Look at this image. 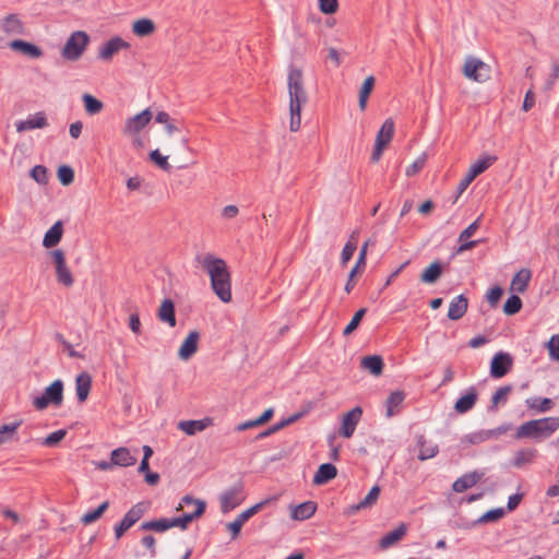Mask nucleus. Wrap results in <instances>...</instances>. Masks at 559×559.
<instances>
[{"label":"nucleus","mask_w":559,"mask_h":559,"mask_svg":"<svg viewBox=\"0 0 559 559\" xmlns=\"http://www.w3.org/2000/svg\"><path fill=\"white\" fill-rule=\"evenodd\" d=\"M150 158L163 170L169 171L171 169L168 163V157L163 156L158 150H154L150 153Z\"/></svg>","instance_id":"obj_55"},{"label":"nucleus","mask_w":559,"mask_h":559,"mask_svg":"<svg viewBox=\"0 0 559 559\" xmlns=\"http://www.w3.org/2000/svg\"><path fill=\"white\" fill-rule=\"evenodd\" d=\"M63 235V224L61 221H57L45 234L43 239V246L45 248L56 247Z\"/></svg>","instance_id":"obj_22"},{"label":"nucleus","mask_w":559,"mask_h":559,"mask_svg":"<svg viewBox=\"0 0 559 559\" xmlns=\"http://www.w3.org/2000/svg\"><path fill=\"white\" fill-rule=\"evenodd\" d=\"M109 501H104L96 508L95 510L87 511L82 518L81 522L85 525L91 524L95 521H97L104 512L108 509Z\"/></svg>","instance_id":"obj_46"},{"label":"nucleus","mask_w":559,"mask_h":559,"mask_svg":"<svg viewBox=\"0 0 559 559\" xmlns=\"http://www.w3.org/2000/svg\"><path fill=\"white\" fill-rule=\"evenodd\" d=\"M317 510L314 501H306L296 507H292V518L296 521H305L310 519Z\"/></svg>","instance_id":"obj_26"},{"label":"nucleus","mask_w":559,"mask_h":559,"mask_svg":"<svg viewBox=\"0 0 559 559\" xmlns=\"http://www.w3.org/2000/svg\"><path fill=\"white\" fill-rule=\"evenodd\" d=\"M506 514V511L503 508H497L489 510L485 512L480 518H478L474 524H484L489 522H496L499 521L501 518H503Z\"/></svg>","instance_id":"obj_47"},{"label":"nucleus","mask_w":559,"mask_h":559,"mask_svg":"<svg viewBox=\"0 0 559 559\" xmlns=\"http://www.w3.org/2000/svg\"><path fill=\"white\" fill-rule=\"evenodd\" d=\"M374 78L369 75L362 83L359 91V108L360 110H365L367 107V102L372 88L374 86Z\"/></svg>","instance_id":"obj_41"},{"label":"nucleus","mask_w":559,"mask_h":559,"mask_svg":"<svg viewBox=\"0 0 559 559\" xmlns=\"http://www.w3.org/2000/svg\"><path fill=\"white\" fill-rule=\"evenodd\" d=\"M9 46L12 50L19 51L33 59H38L43 56V50L38 46L22 39H14Z\"/></svg>","instance_id":"obj_20"},{"label":"nucleus","mask_w":559,"mask_h":559,"mask_svg":"<svg viewBox=\"0 0 559 559\" xmlns=\"http://www.w3.org/2000/svg\"><path fill=\"white\" fill-rule=\"evenodd\" d=\"M558 78H559V64L555 62L551 66V73L545 82L544 90L546 92H550L555 87L556 81L558 80Z\"/></svg>","instance_id":"obj_59"},{"label":"nucleus","mask_w":559,"mask_h":559,"mask_svg":"<svg viewBox=\"0 0 559 559\" xmlns=\"http://www.w3.org/2000/svg\"><path fill=\"white\" fill-rule=\"evenodd\" d=\"M2 31L9 35H22L24 25L16 14H9L2 22Z\"/></svg>","instance_id":"obj_32"},{"label":"nucleus","mask_w":559,"mask_h":559,"mask_svg":"<svg viewBox=\"0 0 559 559\" xmlns=\"http://www.w3.org/2000/svg\"><path fill=\"white\" fill-rule=\"evenodd\" d=\"M130 44L119 36L111 37L106 41L98 51V58L109 61L116 53L122 49H129Z\"/></svg>","instance_id":"obj_14"},{"label":"nucleus","mask_w":559,"mask_h":559,"mask_svg":"<svg viewBox=\"0 0 559 559\" xmlns=\"http://www.w3.org/2000/svg\"><path fill=\"white\" fill-rule=\"evenodd\" d=\"M463 74L469 80L484 83L490 79V67L480 59L469 57L465 60Z\"/></svg>","instance_id":"obj_8"},{"label":"nucleus","mask_w":559,"mask_h":559,"mask_svg":"<svg viewBox=\"0 0 559 559\" xmlns=\"http://www.w3.org/2000/svg\"><path fill=\"white\" fill-rule=\"evenodd\" d=\"M393 135L394 122L392 119H386L377 134L376 143L381 142L383 146H386L392 141Z\"/></svg>","instance_id":"obj_38"},{"label":"nucleus","mask_w":559,"mask_h":559,"mask_svg":"<svg viewBox=\"0 0 559 559\" xmlns=\"http://www.w3.org/2000/svg\"><path fill=\"white\" fill-rule=\"evenodd\" d=\"M112 464L119 466H131L136 463V457L133 456L128 448H118L111 452Z\"/></svg>","instance_id":"obj_28"},{"label":"nucleus","mask_w":559,"mask_h":559,"mask_svg":"<svg viewBox=\"0 0 559 559\" xmlns=\"http://www.w3.org/2000/svg\"><path fill=\"white\" fill-rule=\"evenodd\" d=\"M141 545L143 546V548H145L147 550L150 558L156 557V555H157L156 539L153 535H144L141 538Z\"/></svg>","instance_id":"obj_56"},{"label":"nucleus","mask_w":559,"mask_h":559,"mask_svg":"<svg viewBox=\"0 0 559 559\" xmlns=\"http://www.w3.org/2000/svg\"><path fill=\"white\" fill-rule=\"evenodd\" d=\"M152 117V111L146 108L140 114L128 118L123 127V133L129 135L138 134L148 124Z\"/></svg>","instance_id":"obj_13"},{"label":"nucleus","mask_w":559,"mask_h":559,"mask_svg":"<svg viewBox=\"0 0 559 559\" xmlns=\"http://www.w3.org/2000/svg\"><path fill=\"white\" fill-rule=\"evenodd\" d=\"M526 405L531 409H535L537 412L545 413L552 408L554 402L551 399H548V397H544V399L534 397V399H527Z\"/></svg>","instance_id":"obj_42"},{"label":"nucleus","mask_w":559,"mask_h":559,"mask_svg":"<svg viewBox=\"0 0 559 559\" xmlns=\"http://www.w3.org/2000/svg\"><path fill=\"white\" fill-rule=\"evenodd\" d=\"M559 429V417H544L528 420L518 427L515 439H547Z\"/></svg>","instance_id":"obj_3"},{"label":"nucleus","mask_w":559,"mask_h":559,"mask_svg":"<svg viewBox=\"0 0 559 559\" xmlns=\"http://www.w3.org/2000/svg\"><path fill=\"white\" fill-rule=\"evenodd\" d=\"M63 402V382L58 379L47 386L40 396L33 400V406L37 411L46 409L49 405L59 407Z\"/></svg>","instance_id":"obj_5"},{"label":"nucleus","mask_w":559,"mask_h":559,"mask_svg":"<svg viewBox=\"0 0 559 559\" xmlns=\"http://www.w3.org/2000/svg\"><path fill=\"white\" fill-rule=\"evenodd\" d=\"M157 317L162 322L167 323L170 328L176 326L175 304L170 299H164L159 306Z\"/></svg>","instance_id":"obj_23"},{"label":"nucleus","mask_w":559,"mask_h":559,"mask_svg":"<svg viewBox=\"0 0 559 559\" xmlns=\"http://www.w3.org/2000/svg\"><path fill=\"white\" fill-rule=\"evenodd\" d=\"M503 294V289L500 286L492 287L487 294V300L491 307H496Z\"/></svg>","instance_id":"obj_62"},{"label":"nucleus","mask_w":559,"mask_h":559,"mask_svg":"<svg viewBox=\"0 0 559 559\" xmlns=\"http://www.w3.org/2000/svg\"><path fill=\"white\" fill-rule=\"evenodd\" d=\"M199 338V332L191 331L183 341V343L181 344L178 350V356L183 360H188L189 358H191L198 350Z\"/></svg>","instance_id":"obj_18"},{"label":"nucleus","mask_w":559,"mask_h":559,"mask_svg":"<svg viewBox=\"0 0 559 559\" xmlns=\"http://www.w3.org/2000/svg\"><path fill=\"white\" fill-rule=\"evenodd\" d=\"M426 160H427V156L424 153L413 164H411L406 168L405 175L407 177H413V176L417 175L424 168Z\"/></svg>","instance_id":"obj_54"},{"label":"nucleus","mask_w":559,"mask_h":559,"mask_svg":"<svg viewBox=\"0 0 559 559\" xmlns=\"http://www.w3.org/2000/svg\"><path fill=\"white\" fill-rule=\"evenodd\" d=\"M355 236H356V233L354 231L350 235V239L345 243V246L342 250V253H341L342 264H346L353 258V254L357 249L356 242L354 241Z\"/></svg>","instance_id":"obj_50"},{"label":"nucleus","mask_w":559,"mask_h":559,"mask_svg":"<svg viewBox=\"0 0 559 559\" xmlns=\"http://www.w3.org/2000/svg\"><path fill=\"white\" fill-rule=\"evenodd\" d=\"M197 260L210 275L212 288L217 297L223 302H229L231 300V282L226 262L211 253L203 258L197 255Z\"/></svg>","instance_id":"obj_2"},{"label":"nucleus","mask_w":559,"mask_h":559,"mask_svg":"<svg viewBox=\"0 0 559 559\" xmlns=\"http://www.w3.org/2000/svg\"><path fill=\"white\" fill-rule=\"evenodd\" d=\"M361 416L362 408L360 406H356L346 414H344L342 417V424L338 430V435L346 439L350 438L354 435L356 427L361 419Z\"/></svg>","instance_id":"obj_11"},{"label":"nucleus","mask_w":559,"mask_h":559,"mask_svg":"<svg viewBox=\"0 0 559 559\" xmlns=\"http://www.w3.org/2000/svg\"><path fill=\"white\" fill-rule=\"evenodd\" d=\"M441 274L442 265L439 261H435L420 274V281L426 284H433L438 281Z\"/></svg>","instance_id":"obj_37"},{"label":"nucleus","mask_w":559,"mask_h":559,"mask_svg":"<svg viewBox=\"0 0 559 559\" xmlns=\"http://www.w3.org/2000/svg\"><path fill=\"white\" fill-rule=\"evenodd\" d=\"M205 508H206V503L200 502L199 508H197L194 512L186 513L182 516H178V518H169L171 528L180 527L182 530H186L190 522L200 518L205 512Z\"/></svg>","instance_id":"obj_21"},{"label":"nucleus","mask_w":559,"mask_h":559,"mask_svg":"<svg viewBox=\"0 0 559 559\" xmlns=\"http://www.w3.org/2000/svg\"><path fill=\"white\" fill-rule=\"evenodd\" d=\"M58 179L63 186H69L74 180V171L70 166L62 165L58 168Z\"/></svg>","instance_id":"obj_52"},{"label":"nucleus","mask_w":559,"mask_h":559,"mask_svg":"<svg viewBox=\"0 0 559 559\" xmlns=\"http://www.w3.org/2000/svg\"><path fill=\"white\" fill-rule=\"evenodd\" d=\"M169 528H171L169 518H159L155 520L145 521L142 522L141 525L139 526L140 531L155 533H163Z\"/></svg>","instance_id":"obj_31"},{"label":"nucleus","mask_w":559,"mask_h":559,"mask_svg":"<svg viewBox=\"0 0 559 559\" xmlns=\"http://www.w3.org/2000/svg\"><path fill=\"white\" fill-rule=\"evenodd\" d=\"M512 356L504 352L497 353L490 364V376L499 379L504 377L512 368Z\"/></svg>","instance_id":"obj_12"},{"label":"nucleus","mask_w":559,"mask_h":559,"mask_svg":"<svg viewBox=\"0 0 559 559\" xmlns=\"http://www.w3.org/2000/svg\"><path fill=\"white\" fill-rule=\"evenodd\" d=\"M477 401V393L475 388H469L467 393L461 396L454 405V409L459 414H465L471 411Z\"/></svg>","instance_id":"obj_30"},{"label":"nucleus","mask_w":559,"mask_h":559,"mask_svg":"<svg viewBox=\"0 0 559 559\" xmlns=\"http://www.w3.org/2000/svg\"><path fill=\"white\" fill-rule=\"evenodd\" d=\"M287 88L289 95V129L296 132L301 124V109L308 103V94L305 88L302 70L289 66L287 75Z\"/></svg>","instance_id":"obj_1"},{"label":"nucleus","mask_w":559,"mask_h":559,"mask_svg":"<svg viewBox=\"0 0 559 559\" xmlns=\"http://www.w3.org/2000/svg\"><path fill=\"white\" fill-rule=\"evenodd\" d=\"M319 9L324 14H333L338 9L337 0H319Z\"/></svg>","instance_id":"obj_60"},{"label":"nucleus","mask_w":559,"mask_h":559,"mask_svg":"<svg viewBox=\"0 0 559 559\" xmlns=\"http://www.w3.org/2000/svg\"><path fill=\"white\" fill-rule=\"evenodd\" d=\"M366 312H367L366 308H361L358 311H356V313L352 318L350 322L344 329L343 335L347 336V335L352 334L358 328V325H359L360 321L362 320V318L365 317Z\"/></svg>","instance_id":"obj_51"},{"label":"nucleus","mask_w":559,"mask_h":559,"mask_svg":"<svg viewBox=\"0 0 559 559\" xmlns=\"http://www.w3.org/2000/svg\"><path fill=\"white\" fill-rule=\"evenodd\" d=\"M468 309V299L463 295L453 298L449 305L448 318L452 321L462 319Z\"/></svg>","instance_id":"obj_17"},{"label":"nucleus","mask_w":559,"mask_h":559,"mask_svg":"<svg viewBox=\"0 0 559 559\" xmlns=\"http://www.w3.org/2000/svg\"><path fill=\"white\" fill-rule=\"evenodd\" d=\"M496 160L495 156H486L484 158L475 162L466 173V175L461 179L456 187V195L454 198L453 203L457 201L460 195L468 188V186L473 182V180L480 174H483L486 169H488L492 163Z\"/></svg>","instance_id":"obj_6"},{"label":"nucleus","mask_w":559,"mask_h":559,"mask_svg":"<svg viewBox=\"0 0 559 559\" xmlns=\"http://www.w3.org/2000/svg\"><path fill=\"white\" fill-rule=\"evenodd\" d=\"M49 255L55 264L56 276L58 283L66 287H70L74 283V277L67 265L66 254L61 249H55L49 252Z\"/></svg>","instance_id":"obj_9"},{"label":"nucleus","mask_w":559,"mask_h":559,"mask_svg":"<svg viewBox=\"0 0 559 559\" xmlns=\"http://www.w3.org/2000/svg\"><path fill=\"white\" fill-rule=\"evenodd\" d=\"M361 366L369 370L370 373L374 376H379L382 373L383 370V360L380 356L373 355V356H366L361 360Z\"/></svg>","instance_id":"obj_39"},{"label":"nucleus","mask_w":559,"mask_h":559,"mask_svg":"<svg viewBox=\"0 0 559 559\" xmlns=\"http://www.w3.org/2000/svg\"><path fill=\"white\" fill-rule=\"evenodd\" d=\"M129 328L130 330L136 334V335H140L142 330H141V321H140V317L138 313H132L129 318Z\"/></svg>","instance_id":"obj_64"},{"label":"nucleus","mask_w":559,"mask_h":559,"mask_svg":"<svg viewBox=\"0 0 559 559\" xmlns=\"http://www.w3.org/2000/svg\"><path fill=\"white\" fill-rule=\"evenodd\" d=\"M522 308V300L518 295H511L503 305V312L507 316L518 313Z\"/></svg>","instance_id":"obj_49"},{"label":"nucleus","mask_w":559,"mask_h":559,"mask_svg":"<svg viewBox=\"0 0 559 559\" xmlns=\"http://www.w3.org/2000/svg\"><path fill=\"white\" fill-rule=\"evenodd\" d=\"M547 345L550 358L559 361V334L551 336Z\"/></svg>","instance_id":"obj_61"},{"label":"nucleus","mask_w":559,"mask_h":559,"mask_svg":"<svg viewBox=\"0 0 559 559\" xmlns=\"http://www.w3.org/2000/svg\"><path fill=\"white\" fill-rule=\"evenodd\" d=\"M92 386V377L87 372H81L75 379L78 400L82 403L88 397Z\"/></svg>","instance_id":"obj_25"},{"label":"nucleus","mask_w":559,"mask_h":559,"mask_svg":"<svg viewBox=\"0 0 559 559\" xmlns=\"http://www.w3.org/2000/svg\"><path fill=\"white\" fill-rule=\"evenodd\" d=\"M148 510L147 502H138L124 514L122 520L115 526V537L120 539Z\"/></svg>","instance_id":"obj_7"},{"label":"nucleus","mask_w":559,"mask_h":559,"mask_svg":"<svg viewBox=\"0 0 559 559\" xmlns=\"http://www.w3.org/2000/svg\"><path fill=\"white\" fill-rule=\"evenodd\" d=\"M416 444L419 448L418 460L420 461L432 459L439 452L438 445L428 442L424 435H418L416 437Z\"/></svg>","instance_id":"obj_24"},{"label":"nucleus","mask_w":559,"mask_h":559,"mask_svg":"<svg viewBox=\"0 0 559 559\" xmlns=\"http://www.w3.org/2000/svg\"><path fill=\"white\" fill-rule=\"evenodd\" d=\"M479 221L480 218H477L475 222H473L471 225H468L459 236V241L467 240L469 237H472L476 230L479 228Z\"/></svg>","instance_id":"obj_63"},{"label":"nucleus","mask_w":559,"mask_h":559,"mask_svg":"<svg viewBox=\"0 0 559 559\" xmlns=\"http://www.w3.org/2000/svg\"><path fill=\"white\" fill-rule=\"evenodd\" d=\"M82 100L84 103L85 111L88 115H96L100 112L104 107L103 103L99 99L90 94H84Z\"/></svg>","instance_id":"obj_45"},{"label":"nucleus","mask_w":559,"mask_h":559,"mask_svg":"<svg viewBox=\"0 0 559 559\" xmlns=\"http://www.w3.org/2000/svg\"><path fill=\"white\" fill-rule=\"evenodd\" d=\"M380 491L381 490L379 486H373L368 492V495L358 504H356L355 509H366L374 504L380 496Z\"/></svg>","instance_id":"obj_48"},{"label":"nucleus","mask_w":559,"mask_h":559,"mask_svg":"<svg viewBox=\"0 0 559 559\" xmlns=\"http://www.w3.org/2000/svg\"><path fill=\"white\" fill-rule=\"evenodd\" d=\"M532 278V273L528 269L520 270L511 281V290L516 292L519 294L524 293L530 284Z\"/></svg>","instance_id":"obj_29"},{"label":"nucleus","mask_w":559,"mask_h":559,"mask_svg":"<svg viewBox=\"0 0 559 559\" xmlns=\"http://www.w3.org/2000/svg\"><path fill=\"white\" fill-rule=\"evenodd\" d=\"M156 29L154 22L151 19H140L132 24V32L139 37L152 35Z\"/></svg>","instance_id":"obj_36"},{"label":"nucleus","mask_w":559,"mask_h":559,"mask_svg":"<svg viewBox=\"0 0 559 559\" xmlns=\"http://www.w3.org/2000/svg\"><path fill=\"white\" fill-rule=\"evenodd\" d=\"M537 456V450L536 449H523L519 450L514 453V456L512 459V465L514 467L521 468L527 464H531L534 462V460Z\"/></svg>","instance_id":"obj_33"},{"label":"nucleus","mask_w":559,"mask_h":559,"mask_svg":"<svg viewBox=\"0 0 559 559\" xmlns=\"http://www.w3.org/2000/svg\"><path fill=\"white\" fill-rule=\"evenodd\" d=\"M21 425L22 420H16L14 423L0 426V445L13 440L14 435Z\"/></svg>","instance_id":"obj_43"},{"label":"nucleus","mask_w":559,"mask_h":559,"mask_svg":"<svg viewBox=\"0 0 559 559\" xmlns=\"http://www.w3.org/2000/svg\"><path fill=\"white\" fill-rule=\"evenodd\" d=\"M337 475L336 467L331 463H323L319 466L313 477L316 485H323L335 478Z\"/></svg>","instance_id":"obj_27"},{"label":"nucleus","mask_w":559,"mask_h":559,"mask_svg":"<svg viewBox=\"0 0 559 559\" xmlns=\"http://www.w3.org/2000/svg\"><path fill=\"white\" fill-rule=\"evenodd\" d=\"M213 425V418L204 417L198 420H181L178 423V429L188 436L201 432Z\"/></svg>","instance_id":"obj_16"},{"label":"nucleus","mask_w":559,"mask_h":559,"mask_svg":"<svg viewBox=\"0 0 559 559\" xmlns=\"http://www.w3.org/2000/svg\"><path fill=\"white\" fill-rule=\"evenodd\" d=\"M405 399V394L402 391L392 392L385 401L386 417H392L400 412V406Z\"/></svg>","instance_id":"obj_34"},{"label":"nucleus","mask_w":559,"mask_h":559,"mask_svg":"<svg viewBox=\"0 0 559 559\" xmlns=\"http://www.w3.org/2000/svg\"><path fill=\"white\" fill-rule=\"evenodd\" d=\"M31 177L39 185H46L48 182L47 168L43 165H36L31 170Z\"/></svg>","instance_id":"obj_53"},{"label":"nucleus","mask_w":559,"mask_h":559,"mask_svg":"<svg viewBox=\"0 0 559 559\" xmlns=\"http://www.w3.org/2000/svg\"><path fill=\"white\" fill-rule=\"evenodd\" d=\"M265 503H267V500L259 502V503L250 507L249 509H247V510L242 511L240 514H238L237 519L245 524L251 516H253L255 513H258L263 508V506Z\"/></svg>","instance_id":"obj_58"},{"label":"nucleus","mask_w":559,"mask_h":559,"mask_svg":"<svg viewBox=\"0 0 559 559\" xmlns=\"http://www.w3.org/2000/svg\"><path fill=\"white\" fill-rule=\"evenodd\" d=\"M66 435L67 431L64 429L53 431L44 439L43 444L46 447H55L66 437Z\"/></svg>","instance_id":"obj_57"},{"label":"nucleus","mask_w":559,"mask_h":559,"mask_svg":"<svg viewBox=\"0 0 559 559\" xmlns=\"http://www.w3.org/2000/svg\"><path fill=\"white\" fill-rule=\"evenodd\" d=\"M16 131L24 132L33 129H43L48 126L45 112L39 111L35 115L28 116L25 120L16 122Z\"/></svg>","instance_id":"obj_15"},{"label":"nucleus","mask_w":559,"mask_h":559,"mask_svg":"<svg viewBox=\"0 0 559 559\" xmlns=\"http://www.w3.org/2000/svg\"><path fill=\"white\" fill-rule=\"evenodd\" d=\"M90 43L88 35L83 31L73 32L67 39L61 56L63 59L69 61H76L84 53Z\"/></svg>","instance_id":"obj_4"},{"label":"nucleus","mask_w":559,"mask_h":559,"mask_svg":"<svg viewBox=\"0 0 559 559\" xmlns=\"http://www.w3.org/2000/svg\"><path fill=\"white\" fill-rule=\"evenodd\" d=\"M511 385L500 386L491 397V405L489 406V411H496L499 403H506L508 400V395L511 393Z\"/></svg>","instance_id":"obj_44"},{"label":"nucleus","mask_w":559,"mask_h":559,"mask_svg":"<svg viewBox=\"0 0 559 559\" xmlns=\"http://www.w3.org/2000/svg\"><path fill=\"white\" fill-rule=\"evenodd\" d=\"M484 476L483 473L477 471L466 473L463 476L459 477L452 485V489L455 492H463L473 486H475Z\"/></svg>","instance_id":"obj_19"},{"label":"nucleus","mask_w":559,"mask_h":559,"mask_svg":"<svg viewBox=\"0 0 559 559\" xmlns=\"http://www.w3.org/2000/svg\"><path fill=\"white\" fill-rule=\"evenodd\" d=\"M243 487L237 484L227 489L221 495V510L223 513H228L238 507L243 500Z\"/></svg>","instance_id":"obj_10"},{"label":"nucleus","mask_w":559,"mask_h":559,"mask_svg":"<svg viewBox=\"0 0 559 559\" xmlns=\"http://www.w3.org/2000/svg\"><path fill=\"white\" fill-rule=\"evenodd\" d=\"M492 432H486L485 430L472 432L461 438V444L466 447L469 444H479L491 439Z\"/></svg>","instance_id":"obj_40"},{"label":"nucleus","mask_w":559,"mask_h":559,"mask_svg":"<svg viewBox=\"0 0 559 559\" xmlns=\"http://www.w3.org/2000/svg\"><path fill=\"white\" fill-rule=\"evenodd\" d=\"M406 533V526L404 524H401L393 531L386 533L379 543V546L382 549H386L391 546H393L395 543H397Z\"/></svg>","instance_id":"obj_35"}]
</instances>
